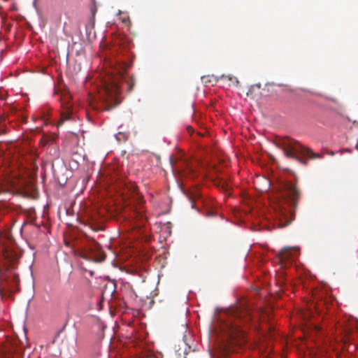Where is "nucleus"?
<instances>
[{
	"label": "nucleus",
	"mask_w": 358,
	"mask_h": 358,
	"mask_svg": "<svg viewBox=\"0 0 358 358\" xmlns=\"http://www.w3.org/2000/svg\"><path fill=\"white\" fill-rule=\"evenodd\" d=\"M20 251L10 238L0 241V294L10 298L18 291L20 279L15 272Z\"/></svg>",
	"instance_id": "nucleus-1"
},
{
	"label": "nucleus",
	"mask_w": 358,
	"mask_h": 358,
	"mask_svg": "<svg viewBox=\"0 0 358 358\" xmlns=\"http://www.w3.org/2000/svg\"><path fill=\"white\" fill-rule=\"evenodd\" d=\"M128 67L127 63H117L113 73L116 75L110 76L109 80L106 81L103 87L99 91L103 110H110L120 103L119 94L121 85H126L128 91L133 90L135 82L131 76L126 73Z\"/></svg>",
	"instance_id": "nucleus-2"
},
{
	"label": "nucleus",
	"mask_w": 358,
	"mask_h": 358,
	"mask_svg": "<svg viewBox=\"0 0 358 358\" xmlns=\"http://www.w3.org/2000/svg\"><path fill=\"white\" fill-rule=\"evenodd\" d=\"M300 198V191L291 182L284 183L278 193L276 213L279 227H284L292 222Z\"/></svg>",
	"instance_id": "nucleus-3"
},
{
	"label": "nucleus",
	"mask_w": 358,
	"mask_h": 358,
	"mask_svg": "<svg viewBox=\"0 0 358 358\" xmlns=\"http://www.w3.org/2000/svg\"><path fill=\"white\" fill-rule=\"evenodd\" d=\"M251 320L250 312L246 307H234L230 310L227 321L221 324L220 329L231 340L243 337L245 331L241 325L248 324Z\"/></svg>",
	"instance_id": "nucleus-4"
},
{
	"label": "nucleus",
	"mask_w": 358,
	"mask_h": 358,
	"mask_svg": "<svg viewBox=\"0 0 358 358\" xmlns=\"http://www.w3.org/2000/svg\"><path fill=\"white\" fill-rule=\"evenodd\" d=\"M275 145L283 150L286 157L295 159L304 165L307 164L308 162L306 159H303L304 157H308V159L321 157L320 154L315 153L310 149L302 145L297 141L287 136L277 138Z\"/></svg>",
	"instance_id": "nucleus-5"
},
{
	"label": "nucleus",
	"mask_w": 358,
	"mask_h": 358,
	"mask_svg": "<svg viewBox=\"0 0 358 358\" xmlns=\"http://www.w3.org/2000/svg\"><path fill=\"white\" fill-rule=\"evenodd\" d=\"M79 256L87 261L102 262L106 259V255L101 246L94 240L92 239L88 248L83 249Z\"/></svg>",
	"instance_id": "nucleus-6"
},
{
	"label": "nucleus",
	"mask_w": 358,
	"mask_h": 358,
	"mask_svg": "<svg viewBox=\"0 0 358 358\" xmlns=\"http://www.w3.org/2000/svg\"><path fill=\"white\" fill-rule=\"evenodd\" d=\"M299 255V251L295 248H284L279 253V262L282 267H287Z\"/></svg>",
	"instance_id": "nucleus-7"
},
{
	"label": "nucleus",
	"mask_w": 358,
	"mask_h": 358,
	"mask_svg": "<svg viewBox=\"0 0 358 358\" xmlns=\"http://www.w3.org/2000/svg\"><path fill=\"white\" fill-rule=\"evenodd\" d=\"M64 100L65 98H63L61 101L62 106L64 108V110L61 113V120L59 122V126L63 124L64 121L69 120L71 115L72 106Z\"/></svg>",
	"instance_id": "nucleus-8"
},
{
	"label": "nucleus",
	"mask_w": 358,
	"mask_h": 358,
	"mask_svg": "<svg viewBox=\"0 0 358 358\" xmlns=\"http://www.w3.org/2000/svg\"><path fill=\"white\" fill-rule=\"evenodd\" d=\"M53 142V138L49 136H43L40 141V143L42 145L45 146L47 145H50Z\"/></svg>",
	"instance_id": "nucleus-9"
},
{
	"label": "nucleus",
	"mask_w": 358,
	"mask_h": 358,
	"mask_svg": "<svg viewBox=\"0 0 358 358\" xmlns=\"http://www.w3.org/2000/svg\"><path fill=\"white\" fill-rule=\"evenodd\" d=\"M133 216H134V219L138 220L139 221H141L142 222V224L143 223V221L145 220V217L143 213L141 212L135 210L133 213Z\"/></svg>",
	"instance_id": "nucleus-10"
},
{
	"label": "nucleus",
	"mask_w": 358,
	"mask_h": 358,
	"mask_svg": "<svg viewBox=\"0 0 358 358\" xmlns=\"http://www.w3.org/2000/svg\"><path fill=\"white\" fill-rule=\"evenodd\" d=\"M200 197L201 195L198 191H196L194 193H192V194L190 196L189 199L191 200L192 208H195V203L193 201L197 199H200Z\"/></svg>",
	"instance_id": "nucleus-11"
},
{
	"label": "nucleus",
	"mask_w": 358,
	"mask_h": 358,
	"mask_svg": "<svg viewBox=\"0 0 358 358\" xmlns=\"http://www.w3.org/2000/svg\"><path fill=\"white\" fill-rule=\"evenodd\" d=\"M226 78H227L229 80L235 83L236 84L238 83V80L236 77H234L232 76H225Z\"/></svg>",
	"instance_id": "nucleus-12"
},
{
	"label": "nucleus",
	"mask_w": 358,
	"mask_h": 358,
	"mask_svg": "<svg viewBox=\"0 0 358 358\" xmlns=\"http://www.w3.org/2000/svg\"><path fill=\"white\" fill-rule=\"evenodd\" d=\"M116 138H117V140H120L121 138H122L124 140H126L127 138L126 135L122 133V132L118 133L116 135Z\"/></svg>",
	"instance_id": "nucleus-13"
},
{
	"label": "nucleus",
	"mask_w": 358,
	"mask_h": 358,
	"mask_svg": "<svg viewBox=\"0 0 358 358\" xmlns=\"http://www.w3.org/2000/svg\"><path fill=\"white\" fill-rule=\"evenodd\" d=\"M216 215V213L213 211H208L207 216L209 217H215Z\"/></svg>",
	"instance_id": "nucleus-14"
},
{
	"label": "nucleus",
	"mask_w": 358,
	"mask_h": 358,
	"mask_svg": "<svg viewBox=\"0 0 358 358\" xmlns=\"http://www.w3.org/2000/svg\"><path fill=\"white\" fill-rule=\"evenodd\" d=\"M225 185H226V182H223L222 183V187L224 188V186H225Z\"/></svg>",
	"instance_id": "nucleus-15"
},
{
	"label": "nucleus",
	"mask_w": 358,
	"mask_h": 358,
	"mask_svg": "<svg viewBox=\"0 0 358 358\" xmlns=\"http://www.w3.org/2000/svg\"><path fill=\"white\" fill-rule=\"evenodd\" d=\"M147 358H156V357L150 356V357H148Z\"/></svg>",
	"instance_id": "nucleus-16"
},
{
	"label": "nucleus",
	"mask_w": 358,
	"mask_h": 358,
	"mask_svg": "<svg viewBox=\"0 0 358 358\" xmlns=\"http://www.w3.org/2000/svg\"><path fill=\"white\" fill-rule=\"evenodd\" d=\"M222 182V181H220L219 184H217V185H220Z\"/></svg>",
	"instance_id": "nucleus-17"
},
{
	"label": "nucleus",
	"mask_w": 358,
	"mask_h": 358,
	"mask_svg": "<svg viewBox=\"0 0 358 358\" xmlns=\"http://www.w3.org/2000/svg\"><path fill=\"white\" fill-rule=\"evenodd\" d=\"M187 129H189V131H191V127H189Z\"/></svg>",
	"instance_id": "nucleus-18"
},
{
	"label": "nucleus",
	"mask_w": 358,
	"mask_h": 358,
	"mask_svg": "<svg viewBox=\"0 0 358 358\" xmlns=\"http://www.w3.org/2000/svg\"><path fill=\"white\" fill-rule=\"evenodd\" d=\"M187 129H189V131H191V127H189Z\"/></svg>",
	"instance_id": "nucleus-19"
},
{
	"label": "nucleus",
	"mask_w": 358,
	"mask_h": 358,
	"mask_svg": "<svg viewBox=\"0 0 358 358\" xmlns=\"http://www.w3.org/2000/svg\"><path fill=\"white\" fill-rule=\"evenodd\" d=\"M27 358H30V357L29 356Z\"/></svg>",
	"instance_id": "nucleus-20"
},
{
	"label": "nucleus",
	"mask_w": 358,
	"mask_h": 358,
	"mask_svg": "<svg viewBox=\"0 0 358 358\" xmlns=\"http://www.w3.org/2000/svg\"><path fill=\"white\" fill-rule=\"evenodd\" d=\"M38 358H39V357H38Z\"/></svg>",
	"instance_id": "nucleus-21"
}]
</instances>
